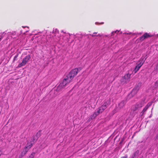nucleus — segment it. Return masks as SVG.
Instances as JSON below:
<instances>
[{
  "mask_svg": "<svg viewBox=\"0 0 158 158\" xmlns=\"http://www.w3.org/2000/svg\"><path fill=\"white\" fill-rule=\"evenodd\" d=\"M104 111V110H103V109H102L100 107L98 109L97 111V113L99 114L100 113H102Z\"/></svg>",
  "mask_w": 158,
  "mask_h": 158,
  "instance_id": "nucleus-18",
  "label": "nucleus"
},
{
  "mask_svg": "<svg viewBox=\"0 0 158 158\" xmlns=\"http://www.w3.org/2000/svg\"><path fill=\"white\" fill-rule=\"evenodd\" d=\"M99 35V34H98V35H97V36H98V35Z\"/></svg>",
  "mask_w": 158,
  "mask_h": 158,
  "instance_id": "nucleus-38",
  "label": "nucleus"
},
{
  "mask_svg": "<svg viewBox=\"0 0 158 158\" xmlns=\"http://www.w3.org/2000/svg\"><path fill=\"white\" fill-rule=\"evenodd\" d=\"M2 37H1V38L0 37V41H1L2 39Z\"/></svg>",
  "mask_w": 158,
  "mask_h": 158,
  "instance_id": "nucleus-30",
  "label": "nucleus"
},
{
  "mask_svg": "<svg viewBox=\"0 0 158 158\" xmlns=\"http://www.w3.org/2000/svg\"><path fill=\"white\" fill-rule=\"evenodd\" d=\"M74 77L69 73L67 75L65 78L63 80L62 82L60 83L64 87L68 83H69L73 79Z\"/></svg>",
  "mask_w": 158,
  "mask_h": 158,
  "instance_id": "nucleus-1",
  "label": "nucleus"
},
{
  "mask_svg": "<svg viewBox=\"0 0 158 158\" xmlns=\"http://www.w3.org/2000/svg\"><path fill=\"white\" fill-rule=\"evenodd\" d=\"M99 35V34H98V35H97V36H98V35Z\"/></svg>",
  "mask_w": 158,
  "mask_h": 158,
  "instance_id": "nucleus-36",
  "label": "nucleus"
},
{
  "mask_svg": "<svg viewBox=\"0 0 158 158\" xmlns=\"http://www.w3.org/2000/svg\"><path fill=\"white\" fill-rule=\"evenodd\" d=\"M137 110L135 108V107L132 106L131 107V110L130 111V115L132 117H134L135 115L137 113L136 110Z\"/></svg>",
  "mask_w": 158,
  "mask_h": 158,
  "instance_id": "nucleus-11",
  "label": "nucleus"
},
{
  "mask_svg": "<svg viewBox=\"0 0 158 158\" xmlns=\"http://www.w3.org/2000/svg\"><path fill=\"white\" fill-rule=\"evenodd\" d=\"M118 31H118V30H117L116 31L112 32V35H114V33H116L117 32H118Z\"/></svg>",
  "mask_w": 158,
  "mask_h": 158,
  "instance_id": "nucleus-24",
  "label": "nucleus"
},
{
  "mask_svg": "<svg viewBox=\"0 0 158 158\" xmlns=\"http://www.w3.org/2000/svg\"><path fill=\"white\" fill-rule=\"evenodd\" d=\"M134 157L133 156H132V157H131V158H134Z\"/></svg>",
  "mask_w": 158,
  "mask_h": 158,
  "instance_id": "nucleus-32",
  "label": "nucleus"
},
{
  "mask_svg": "<svg viewBox=\"0 0 158 158\" xmlns=\"http://www.w3.org/2000/svg\"><path fill=\"white\" fill-rule=\"evenodd\" d=\"M152 105V103L151 102L148 103L144 107L142 112L140 114L141 116H142L143 115L145 114L146 113V112L147 110L148 109V108L151 106Z\"/></svg>",
  "mask_w": 158,
  "mask_h": 158,
  "instance_id": "nucleus-6",
  "label": "nucleus"
},
{
  "mask_svg": "<svg viewBox=\"0 0 158 158\" xmlns=\"http://www.w3.org/2000/svg\"><path fill=\"white\" fill-rule=\"evenodd\" d=\"M97 33H96V32H95V33H94V34H96Z\"/></svg>",
  "mask_w": 158,
  "mask_h": 158,
  "instance_id": "nucleus-34",
  "label": "nucleus"
},
{
  "mask_svg": "<svg viewBox=\"0 0 158 158\" xmlns=\"http://www.w3.org/2000/svg\"><path fill=\"white\" fill-rule=\"evenodd\" d=\"M82 69V68L81 67L76 68L72 70L69 73L74 77L77 75L78 72H80Z\"/></svg>",
  "mask_w": 158,
  "mask_h": 158,
  "instance_id": "nucleus-3",
  "label": "nucleus"
},
{
  "mask_svg": "<svg viewBox=\"0 0 158 158\" xmlns=\"http://www.w3.org/2000/svg\"><path fill=\"white\" fill-rule=\"evenodd\" d=\"M126 102L125 101H122L118 104V107H117L118 110L123 108L125 105Z\"/></svg>",
  "mask_w": 158,
  "mask_h": 158,
  "instance_id": "nucleus-13",
  "label": "nucleus"
},
{
  "mask_svg": "<svg viewBox=\"0 0 158 158\" xmlns=\"http://www.w3.org/2000/svg\"><path fill=\"white\" fill-rule=\"evenodd\" d=\"M153 35L149 34V33L146 32L144 33L142 36L139 38V40L142 41L145 39L152 37Z\"/></svg>",
  "mask_w": 158,
  "mask_h": 158,
  "instance_id": "nucleus-5",
  "label": "nucleus"
},
{
  "mask_svg": "<svg viewBox=\"0 0 158 158\" xmlns=\"http://www.w3.org/2000/svg\"><path fill=\"white\" fill-rule=\"evenodd\" d=\"M142 34V33H138L137 34L139 35H141Z\"/></svg>",
  "mask_w": 158,
  "mask_h": 158,
  "instance_id": "nucleus-29",
  "label": "nucleus"
},
{
  "mask_svg": "<svg viewBox=\"0 0 158 158\" xmlns=\"http://www.w3.org/2000/svg\"><path fill=\"white\" fill-rule=\"evenodd\" d=\"M139 87L138 85H136L135 88L133 89L131 93L129 94V96H131L133 94H136L138 91L139 89Z\"/></svg>",
  "mask_w": 158,
  "mask_h": 158,
  "instance_id": "nucleus-12",
  "label": "nucleus"
},
{
  "mask_svg": "<svg viewBox=\"0 0 158 158\" xmlns=\"http://www.w3.org/2000/svg\"><path fill=\"white\" fill-rule=\"evenodd\" d=\"M144 105V103L143 101H140L137 102L136 104L133 105L137 110L142 107Z\"/></svg>",
  "mask_w": 158,
  "mask_h": 158,
  "instance_id": "nucleus-7",
  "label": "nucleus"
},
{
  "mask_svg": "<svg viewBox=\"0 0 158 158\" xmlns=\"http://www.w3.org/2000/svg\"><path fill=\"white\" fill-rule=\"evenodd\" d=\"M125 34L128 35V34H132V33L131 32H130L129 33H125Z\"/></svg>",
  "mask_w": 158,
  "mask_h": 158,
  "instance_id": "nucleus-26",
  "label": "nucleus"
},
{
  "mask_svg": "<svg viewBox=\"0 0 158 158\" xmlns=\"http://www.w3.org/2000/svg\"><path fill=\"white\" fill-rule=\"evenodd\" d=\"M110 104V101H107L106 102H104L100 107L104 110L108 107Z\"/></svg>",
  "mask_w": 158,
  "mask_h": 158,
  "instance_id": "nucleus-14",
  "label": "nucleus"
},
{
  "mask_svg": "<svg viewBox=\"0 0 158 158\" xmlns=\"http://www.w3.org/2000/svg\"><path fill=\"white\" fill-rule=\"evenodd\" d=\"M64 88V87L62 86L61 84H60L57 87V88L56 89V91L58 92L62 90V89Z\"/></svg>",
  "mask_w": 158,
  "mask_h": 158,
  "instance_id": "nucleus-17",
  "label": "nucleus"
},
{
  "mask_svg": "<svg viewBox=\"0 0 158 158\" xmlns=\"http://www.w3.org/2000/svg\"><path fill=\"white\" fill-rule=\"evenodd\" d=\"M19 54L17 53L16 55L15 56L13 60V62H14L15 61L17 60V58Z\"/></svg>",
  "mask_w": 158,
  "mask_h": 158,
  "instance_id": "nucleus-20",
  "label": "nucleus"
},
{
  "mask_svg": "<svg viewBox=\"0 0 158 158\" xmlns=\"http://www.w3.org/2000/svg\"><path fill=\"white\" fill-rule=\"evenodd\" d=\"M140 68V67H139V66L137 65L135 66V67L133 71L135 73H136L139 70V69Z\"/></svg>",
  "mask_w": 158,
  "mask_h": 158,
  "instance_id": "nucleus-19",
  "label": "nucleus"
},
{
  "mask_svg": "<svg viewBox=\"0 0 158 158\" xmlns=\"http://www.w3.org/2000/svg\"><path fill=\"white\" fill-rule=\"evenodd\" d=\"M99 35V34H98V35H97V36H98V35Z\"/></svg>",
  "mask_w": 158,
  "mask_h": 158,
  "instance_id": "nucleus-37",
  "label": "nucleus"
},
{
  "mask_svg": "<svg viewBox=\"0 0 158 158\" xmlns=\"http://www.w3.org/2000/svg\"><path fill=\"white\" fill-rule=\"evenodd\" d=\"M99 115L97 113V111H95L94 114L91 115L90 118L92 119H94L97 116Z\"/></svg>",
  "mask_w": 158,
  "mask_h": 158,
  "instance_id": "nucleus-16",
  "label": "nucleus"
},
{
  "mask_svg": "<svg viewBox=\"0 0 158 158\" xmlns=\"http://www.w3.org/2000/svg\"><path fill=\"white\" fill-rule=\"evenodd\" d=\"M155 87H157L158 86V80L155 82Z\"/></svg>",
  "mask_w": 158,
  "mask_h": 158,
  "instance_id": "nucleus-23",
  "label": "nucleus"
},
{
  "mask_svg": "<svg viewBox=\"0 0 158 158\" xmlns=\"http://www.w3.org/2000/svg\"><path fill=\"white\" fill-rule=\"evenodd\" d=\"M29 150L26 148V147L23 149V150L19 156V158H22L24 156Z\"/></svg>",
  "mask_w": 158,
  "mask_h": 158,
  "instance_id": "nucleus-9",
  "label": "nucleus"
},
{
  "mask_svg": "<svg viewBox=\"0 0 158 158\" xmlns=\"http://www.w3.org/2000/svg\"><path fill=\"white\" fill-rule=\"evenodd\" d=\"M41 130H39L37 132L36 135H33L32 138L33 139V142H36L38 139L41 136Z\"/></svg>",
  "mask_w": 158,
  "mask_h": 158,
  "instance_id": "nucleus-8",
  "label": "nucleus"
},
{
  "mask_svg": "<svg viewBox=\"0 0 158 158\" xmlns=\"http://www.w3.org/2000/svg\"><path fill=\"white\" fill-rule=\"evenodd\" d=\"M55 31L56 32H57L58 31V30H57V29H56V31Z\"/></svg>",
  "mask_w": 158,
  "mask_h": 158,
  "instance_id": "nucleus-27",
  "label": "nucleus"
},
{
  "mask_svg": "<svg viewBox=\"0 0 158 158\" xmlns=\"http://www.w3.org/2000/svg\"><path fill=\"white\" fill-rule=\"evenodd\" d=\"M156 69H158V64H157V65H156Z\"/></svg>",
  "mask_w": 158,
  "mask_h": 158,
  "instance_id": "nucleus-28",
  "label": "nucleus"
},
{
  "mask_svg": "<svg viewBox=\"0 0 158 158\" xmlns=\"http://www.w3.org/2000/svg\"><path fill=\"white\" fill-rule=\"evenodd\" d=\"M144 59V57H142L137 63V65L139 66V67H141L144 63L145 60L146 59V58H145V59Z\"/></svg>",
  "mask_w": 158,
  "mask_h": 158,
  "instance_id": "nucleus-10",
  "label": "nucleus"
},
{
  "mask_svg": "<svg viewBox=\"0 0 158 158\" xmlns=\"http://www.w3.org/2000/svg\"><path fill=\"white\" fill-rule=\"evenodd\" d=\"M31 58V56L29 55L26 56L23 58L21 63L19 64L18 65V67L20 68L25 66L27 63L29 61Z\"/></svg>",
  "mask_w": 158,
  "mask_h": 158,
  "instance_id": "nucleus-2",
  "label": "nucleus"
},
{
  "mask_svg": "<svg viewBox=\"0 0 158 158\" xmlns=\"http://www.w3.org/2000/svg\"><path fill=\"white\" fill-rule=\"evenodd\" d=\"M35 152H33L29 156L31 158H33L35 154Z\"/></svg>",
  "mask_w": 158,
  "mask_h": 158,
  "instance_id": "nucleus-21",
  "label": "nucleus"
},
{
  "mask_svg": "<svg viewBox=\"0 0 158 158\" xmlns=\"http://www.w3.org/2000/svg\"><path fill=\"white\" fill-rule=\"evenodd\" d=\"M131 75V74L127 73L123 77V78L126 80H128L130 78Z\"/></svg>",
  "mask_w": 158,
  "mask_h": 158,
  "instance_id": "nucleus-15",
  "label": "nucleus"
},
{
  "mask_svg": "<svg viewBox=\"0 0 158 158\" xmlns=\"http://www.w3.org/2000/svg\"><path fill=\"white\" fill-rule=\"evenodd\" d=\"M136 34L135 33H133L132 34L133 35H135Z\"/></svg>",
  "mask_w": 158,
  "mask_h": 158,
  "instance_id": "nucleus-33",
  "label": "nucleus"
},
{
  "mask_svg": "<svg viewBox=\"0 0 158 158\" xmlns=\"http://www.w3.org/2000/svg\"><path fill=\"white\" fill-rule=\"evenodd\" d=\"M28 158H31V157L29 156V157Z\"/></svg>",
  "mask_w": 158,
  "mask_h": 158,
  "instance_id": "nucleus-35",
  "label": "nucleus"
},
{
  "mask_svg": "<svg viewBox=\"0 0 158 158\" xmlns=\"http://www.w3.org/2000/svg\"><path fill=\"white\" fill-rule=\"evenodd\" d=\"M92 35V37H93V36H95V35Z\"/></svg>",
  "mask_w": 158,
  "mask_h": 158,
  "instance_id": "nucleus-31",
  "label": "nucleus"
},
{
  "mask_svg": "<svg viewBox=\"0 0 158 158\" xmlns=\"http://www.w3.org/2000/svg\"><path fill=\"white\" fill-rule=\"evenodd\" d=\"M27 143L25 147L29 150L32 147L33 144L36 142H33V139L31 138L27 140Z\"/></svg>",
  "mask_w": 158,
  "mask_h": 158,
  "instance_id": "nucleus-4",
  "label": "nucleus"
},
{
  "mask_svg": "<svg viewBox=\"0 0 158 158\" xmlns=\"http://www.w3.org/2000/svg\"><path fill=\"white\" fill-rule=\"evenodd\" d=\"M128 156L127 155H125V156L122 157L121 158H127Z\"/></svg>",
  "mask_w": 158,
  "mask_h": 158,
  "instance_id": "nucleus-25",
  "label": "nucleus"
},
{
  "mask_svg": "<svg viewBox=\"0 0 158 158\" xmlns=\"http://www.w3.org/2000/svg\"><path fill=\"white\" fill-rule=\"evenodd\" d=\"M139 151L138 150H137L133 154V156L135 157L136 155H138L139 154Z\"/></svg>",
  "mask_w": 158,
  "mask_h": 158,
  "instance_id": "nucleus-22",
  "label": "nucleus"
}]
</instances>
